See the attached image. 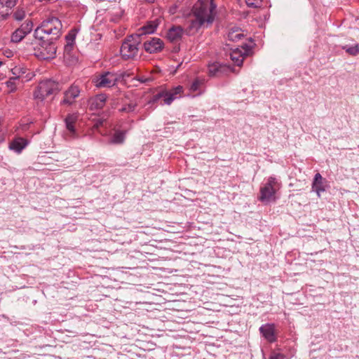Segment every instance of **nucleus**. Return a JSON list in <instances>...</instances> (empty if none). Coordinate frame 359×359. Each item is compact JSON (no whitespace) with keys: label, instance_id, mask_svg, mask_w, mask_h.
Instances as JSON below:
<instances>
[{"label":"nucleus","instance_id":"nucleus-28","mask_svg":"<svg viewBox=\"0 0 359 359\" xmlns=\"http://www.w3.org/2000/svg\"><path fill=\"white\" fill-rule=\"evenodd\" d=\"M136 107H137V104L135 103L131 102V103L128 104V105L121 108L119 109V111L121 112L128 113V112L133 111L135 109Z\"/></svg>","mask_w":359,"mask_h":359},{"label":"nucleus","instance_id":"nucleus-4","mask_svg":"<svg viewBox=\"0 0 359 359\" xmlns=\"http://www.w3.org/2000/svg\"><path fill=\"white\" fill-rule=\"evenodd\" d=\"M59 83L53 80H45L39 83L34 93L36 100L43 101L47 96L59 91Z\"/></svg>","mask_w":359,"mask_h":359},{"label":"nucleus","instance_id":"nucleus-16","mask_svg":"<svg viewBox=\"0 0 359 359\" xmlns=\"http://www.w3.org/2000/svg\"><path fill=\"white\" fill-rule=\"evenodd\" d=\"M227 37L229 41H238L244 37V34L241 29L236 28L232 29L229 32Z\"/></svg>","mask_w":359,"mask_h":359},{"label":"nucleus","instance_id":"nucleus-5","mask_svg":"<svg viewBox=\"0 0 359 359\" xmlns=\"http://www.w3.org/2000/svg\"><path fill=\"white\" fill-rule=\"evenodd\" d=\"M278 188L276 179L269 177L266 184L260 189L259 201L265 204L276 201V192Z\"/></svg>","mask_w":359,"mask_h":359},{"label":"nucleus","instance_id":"nucleus-9","mask_svg":"<svg viewBox=\"0 0 359 359\" xmlns=\"http://www.w3.org/2000/svg\"><path fill=\"white\" fill-rule=\"evenodd\" d=\"M249 50L248 46L245 44L244 46H241V48L233 50L230 54V57L235 65L241 66L245 57L248 55Z\"/></svg>","mask_w":359,"mask_h":359},{"label":"nucleus","instance_id":"nucleus-23","mask_svg":"<svg viewBox=\"0 0 359 359\" xmlns=\"http://www.w3.org/2000/svg\"><path fill=\"white\" fill-rule=\"evenodd\" d=\"M25 74V72L20 68L18 67H15L11 69V76H10L12 79H15L17 81H19L20 76H22Z\"/></svg>","mask_w":359,"mask_h":359},{"label":"nucleus","instance_id":"nucleus-13","mask_svg":"<svg viewBox=\"0 0 359 359\" xmlns=\"http://www.w3.org/2000/svg\"><path fill=\"white\" fill-rule=\"evenodd\" d=\"M325 182V180L319 172L315 175L312 183V190L317 194L318 197H320L321 193L326 190Z\"/></svg>","mask_w":359,"mask_h":359},{"label":"nucleus","instance_id":"nucleus-33","mask_svg":"<svg viewBox=\"0 0 359 359\" xmlns=\"http://www.w3.org/2000/svg\"><path fill=\"white\" fill-rule=\"evenodd\" d=\"M75 40V34L70 32L66 36L67 43L74 45Z\"/></svg>","mask_w":359,"mask_h":359},{"label":"nucleus","instance_id":"nucleus-12","mask_svg":"<svg viewBox=\"0 0 359 359\" xmlns=\"http://www.w3.org/2000/svg\"><path fill=\"white\" fill-rule=\"evenodd\" d=\"M260 333L262 336L269 342H274L276 341L275 334V325L274 324L267 323L262 325L259 327Z\"/></svg>","mask_w":359,"mask_h":359},{"label":"nucleus","instance_id":"nucleus-2","mask_svg":"<svg viewBox=\"0 0 359 359\" xmlns=\"http://www.w3.org/2000/svg\"><path fill=\"white\" fill-rule=\"evenodd\" d=\"M62 23L55 17L49 18L43 20L39 27L34 31V36L40 41H54L61 35Z\"/></svg>","mask_w":359,"mask_h":359},{"label":"nucleus","instance_id":"nucleus-24","mask_svg":"<svg viewBox=\"0 0 359 359\" xmlns=\"http://www.w3.org/2000/svg\"><path fill=\"white\" fill-rule=\"evenodd\" d=\"M18 81L15 79L9 77V79L6 82V85L9 89L10 93L15 92L16 90Z\"/></svg>","mask_w":359,"mask_h":359},{"label":"nucleus","instance_id":"nucleus-8","mask_svg":"<svg viewBox=\"0 0 359 359\" xmlns=\"http://www.w3.org/2000/svg\"><path fill=\"white\" fill-rule=\"evenodd\" d=\"M184 33L185 31L181 26L173 25L168 29L165 37L170 43H178L182 40Z\"/></svg>","mask_w":359,"mask_h":359},{"label":"nucleus","instance_id":"nucleus-21","mask_svg":"<svg viewBox=\"0 0 359 359\" xmlns=\"http://www.w3.org/2000/svg\"><path fill=\"white\" fill-rule=\"evenodd\" d=\"M25 36V34L18 28L13 33L11 36V41L15 43L20 42Z\"/></svg>","mask_w":359,"mask_h":359},{"label":"nucleus","instance_id":"nucleus-30","mask_svg":"<svg viewBox=\"0 0 359 359\" xmlns=\"http://www.w3.org/2000/svg\"><path fill=\"white\" fill-rule=\"evenodd\" d=\"M17 1L18 0H0V4L7 8H12L16 5Z\"/></svg>","mask_w":359,"mask_h":359},{"label":"nucleus","instance_id":"nucleus-11","mask_svg":"<svg viewBox=\"0 0 359 359\" xmlns=\"http://www.w3.org/2000/svg\"><path fill=\"white\" fill-rule=\"evenodd\" d=\"M80 90L76 86H71L65 92L64 99L61 102L62 104L71 105L74 102V100L79 95Z\"/></svg>","mask_w":359,"mask_h":359},{"label":"nucleus","instance_id":"nucleus-1","mask_svg":"<svg viewBox=\"0 0 359 359\" xmlns=\"http://www.w3.org/2000/svg\"><path fill=\"white\" fill-rule=\"evenodd\" d=\"M217 6L214 0H198L192 8L187 34L193 35L203 27H208L215 20Z\"/></svg>","mask_w":359,"mask_h":359},{"label":"nucleus","instance_id":"nucleus-35","mask_svg":"<svg viewBox=\"0 0 359 359\" xmlns=\"http://www.w3.org/2000/svg\"><path fill=\"white\" fill-rule=\"evenodd\" d=\"M285 356L282 353H276L272 355L269 359H285Z\"/></svg>","mask_w":359,"mask_h":359},{"label":"nucleus","instance_id":"nucleus-15","mask_svg":"<svg viewBox=\"0 0 359 359\" xmlns=\"http://www.w3.org/2000/svg\"><path fill=\"white\" fill-rule=\"evenodd\" d=\"M27 145V142L26 140L23 138H17L10 143L9 148L18 154H20Z\"/></svg>","mask_w":359,"mask_h":359},{"label":"nucleus","instance_id":"nucleus-7","mask_svg":"<svg viewBox=\"0 0 359 359\" xmlns=\"http://www.w3.org/2000/svg\"><path fill=\"white\" fill-rule=\"evenodd\" d=\"M117 76L111 72H107L101 74L95 81V86L98 88H110L116 85Z\"/></svg>","mask_w":359,"mask_h":359},{"label":"nucleus","instance_id":"nucleus-31","mask_svg":"<svg viewBox=\"0 0 359 359\" xmlns=\"http://www.w3.org/2000/svg\"><path fill=\"white\" fill-rule=\"evenodd\" d=\"M203 84V81L200 79H196L193 81L190 86V90L195 92L199 90L200 86Z\"/></svg>","mask_w":359,"mask_h":359},{"label":"nucleus","instance_id":"nucleus-29","mask_svg":"<svg viewBox=\"0 0 359 359\" xmlns=\"http://www.w3.org/2000/svg\"><path fill=\"white\" fill-rule=\"evenodd\" d=\"M245 2L249 7L259 8L262 6V0H245Z\"/></svg>","mask_w":359,"mask_h":359},{"label":"nucleus","instance_id":"nucleus-14","mask_svg":"<svg viewBox=\"0 0 359 359\" xmlns=\"http://www.w3.org/2000/svg\"><path fill=\"white\" fill-rule=\"evenodd\" d=\"M107 96L104 94H100L89 100V106L90 110L101 109L105 105Z\"/></svg>","mask_w":359,"mask_h":359},{"label":"nucleus","instance_id":"nucleus-34","mask_svg":"<svg viewBox=\"0 0 359 359\" xmlns=\"http://www.w3.org/2000/svg\"><path fill=\"white\" fill-rule=\"evenodd\" d=\"M164 96V91L160 92L155 95L152 100H151V102H157L160 98L163 97Z\"/></svg>","mask_w":359,"mask_h":359},{"label":"nucleus","instance_id":"nucleus-20","mask_svg":"<svg viewBox=\"0 0 359 359\" xmlns=\"http://www.w3.org/2000/svg\"><path fill=\"white\" fill-rule=\"evenodd\" d=\"M157 25H158L156 23H155L154 22H151L142 28V32L140 33L139 34H140V36H141L142 35H144V34H152L155 32V30L157 27Z\"/></svg>","mask_w":359,"mask_h":359},{"label":"nucleus","instance_id":"nucleus-17","mask_svg":"<svg viewBox=\"0 0 359 359\" xmlns=\"http://www.w3.org/2000/svg\"><path fill=\"white\" fill-rule=\"evenodd\" d=\"M224 67L219 63H213L208 66V73L210 76H219L223 72Z\"/></svg>","mask_w":359,"mask_h":359},{"label":"nucleus","instance_id":"nucleus-10","mask_svg":"<svg viewBox=\"0 0 359 359\" xmlns=\"http://www.w3.org/2000/svg\"><path fill=\"white\" fill-rule=\"evenodd\" d=\"M163 46V41L159 38H151L144 43V50L149 53L160 52Z\"/></svg>","mask_w":359,"mask_h":359},{"label":"nucleus","instance_id":"nucleus-27","mask_svg":"<svg viewBox=\"0 0 359 359\" xmlns=\"http://www.w3.org/2000/svg\"><path fill=\"white\" fill-rule=\"evenodd\" d=\"M343 49H344L348 53L352 55H355L356 54L359 53V45L356 44L353 46L348 47V46H344Z\"/></svg>","mask_w":359,"mask_h":359},{"label":"nucleus","instance_id":"nucleus-36","mask_svg":"<svg viewBox=\"0 0 359 359\" xmlns=\"http://www.w3.org/2000/svg\"><path fill=\"white\" fill-rule=\"evenodd\" d=\"M73 47H74V45L67 43L65 46V52L67 53H69L72 51Z\"/></svg>","mask_w":359,"mask_h":359},{"label":"nucleus","instance_id":"nucleus-18","mask_svg":"<svg viewBox=\"0 0 359 359\" xmlns=\"http://www.w3.org/2000/svg\"><path fill=\"white\" fill-rule=\"evenodd\" d=\"M76 116L74 114H69L66 117L65 121L67 129L74 135L75 133L74 123L76 121Z\"/></svg>","mask_w":359,"mask_h":359},{"label":"nucleus","instance_id":"nucleus-32","mask_svg":"<svg viewBox=\"0 0 359 359\" xmlns=\"http://www.w3.org/2000/svg\"><path fill=\"white\" fill-rule=\"evenodd\" d=\"M182 91H183V88L181 86H178L169 92L170 94H173L174 97H177V95H180L182 93Z\"/></svg>","mask_w":359,"mask_h":359},{"label":"nucleus","instance_id":"nucleus-3","mask_svg":"<svg viewBox=\"0 0 359 359\" xmlns=\"http://www.w3.org/2000/svg\"><path fill=\"white\" fill-rule=\"evenodd\" d=\"M141 42L140 34H133L127 37L121 47V55L124 60L133 58L137 55L138 46Z\"/></svg>","mask_w":359,"mask_h":359},{"label":"nucleus","instance_id":"nucleus-6","mask_svg":"<svg viewBox=\"0 0 359 359\" xmlns=\"http://www.w3.org/2000/svg\"><path fill=\"white\" fill-rule=\"evenodd\" d=\"M57 48L53 41H41L35 55L41 60H50L55 57Z\"/></svg>","mask_w":359,"mask_h":359},{"label":"nucleus","instance_id":"nucleus-19","mask_svg":"<svg viewBox=\"0 0 359 359\" xmlns=\"http://www.w3.org/2000/svg\"><path fill=\"white\" fill-rule=\"evenodd\" d=\"M126 133L116 131L111 137L109 142L111 144H122L125 140Z\"/></svg>","mask_w":359,"mask_h":359},{"label":"nucleus","instance_id":"nucleus-26","mask_svg":"<svg viewBox=\"0 0 359 359\" xmlns=\"http://www.w3.org/2000/svg\"><path fill=\"white\" fill-rule=\"evenodd\" d=\"M163 102L165 104L170 105L177 97H174L173 94H170L169 91H164Z\"/></svg>","mask_w":359,"mask_h":359},{"label":"nucleus","instance_id":"nucleus-22","mask_svg":"<svg viewBox=\"0 0 359 359\" xmlns=\"http://www.w3.org/2000/svg\"><path fill=\"white\" fill-rule=\"evenodd\" d=\"M33 27V23L31 20H27L25 21L24 23H22L20 27V29L22 30L25 35L28 34L31 32Z\"/></svg>","mask_w":359,"mask_h":359},{"label":"nucleus","instance_id":"nucleus-25","mask_svg":"<svg viewBox=\"0 0 359 359\" xmlns=\"http://www.w3.org/2000/svg\"><path fill=\"white\" fill-rule=\"evenodd\" d=\"M25 17V11L22 8H18L13 13V18L18 21H20Z\"/></svg>","mask_w":359,"mask_h":359}]
</instances>
